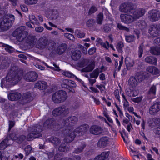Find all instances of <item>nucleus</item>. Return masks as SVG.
Returning <instances> with one entry per match:
<instances>
[{
    "label": "nucleus",
    "mask_w": 160,
    "mask_h": 160,
    "mask_svg": "<svg viewBox=\"0 0 160 160\" xmlns=\"http://www.w3.org/2000/svg\"><path fill=\"white\" fill-rule=\"evenodd\" d=\"M95 64L93 62H89L87 65L82 70L84 72H89L92 71L94 68Z\"/></svg>",
    "instance_id": "25"
},
{
    "label": "nucleus",
    "mask_w": 160,
    "mask_h": 160,
    "mask_svg": "<svg viewBox=\"0 0 160 160\" xmlns=\"http://www.w3.org/2000/svg\"><path fill=\"white\" fill-rule=\"evenodd\" d=\"M68 98L66 92L60 90L54 93L52 96V100L55 103H58L65 101Z\"/></svg>",
    "instance_id": "5"
},
{
    "label": "nucleus",
    "mask_w": 160,
    "mask_h": 160,
    "mask_svg": "<svg viewBox=\"0 0 160 160\" xmlns=\"http://www.w3.org/2000/svg\"><path fill=\"white\" fill-rule=\"evenodd\" d=\"M58 13L57 10H54L52 12L51 17L52 19H56L58 17Z\"/></svg>",
    "instance_id": "50"
},
{
    "label": "nucleus",
    "mask_w": 160,
    "mask_h": 160,
    "mask_svg": "<svg viewBox=\"0 0 160 160\" xmlns=\"http://www.w3.org/2000/svg\"><path fill=\"white\" fill-rule=\"evenodd\" d=\"M135 26L138 28L143 29L146 27L147 23L144 21H138L136 22Z\"/></svg>",
    "instance_id": "28"
},
{
    "label": "nucleus",
    "mask_w": 160,
    "mask_h": 160,
    "mask_svg": "<svg viewBox=\"0 0 160 160\" xmlns=\"http://www.w3.org/2000/svg\"><path fill=\"white\" fill-rule=\"evenodd\" d=\"M142 97L141 96L136 98H132L131 99V100L134 102L139 103L142 100Z\"/></svg>",
    "instance_id": "54"
},
{
    "label": "nucleus",
    "mask_w": 160,
    "mask_h": 160,
    "mask_svg": "<svg viewBox=\"0 0 160 160\" xmlns=\"http://www.w3.org/2000/svg\"><path fill=\"white\" fill-rule=\"evenodd\" d=\"M160 110V102H157L151 106L149 108V112L151 114L157 113Z\"/></svg>",
    "instance_id": "14"
},
{
    "label": "nucleus",
    "mask_w": 160,
    "mask_h": 160,
    "mask_svg": "<svg viewBox=\"0 0 160 160\" xmlns=\"http://www.w3.org/2000/svg\"><path fill=\"white\" fill-rule=\"evenodd\" d=\"M148 17L149 19L151 21H157L160 18V12L158 10H151L148 12Z\"/></svg>",
    "instance_id": "9"
},
{
    "label": "nucleus",
    "mask_w": 160,
    "mask_h": 160,
    "mask_svg": "<svg viewBox=\"0 0 160 160\" xmlns=\"http://www.w3.org/2000/svg\"><path fill=\"white\" fill-rule=\"evenodd\" d=\"M149 32L151 36L158 37L160 35V28L157 25H151L149 29Z\"/></svg>",
    "instance_id": "11"
},
{
    "label": "nucleus",
    "mask_w": 160,
    "mask_h": 160,
    "mask_svg": "<svg viewBox=\"0 0 160 160\" xmlns=\"http://www.w3.org/2000/svg\"><path fill=\"white\" fill-rule=\"evenodd\" d=\"M138 93V91L136 89L132 90L131 89L129 88L126 90L127 95L131 97L137 96Z\"/></svg>",
    "instance_id": "22"
},
{
    "label": "nucleus",
    "mask_w": 160,
    "mask_h": 160,
    "mask_svg": "<svg viewBox=\"0 0 160 160\" xmlns=\"http://www.w3.org/2000/svg\"><path fill=\"white\" fill-rule=\"evenodd\" d=\"M125 62L127 67H132L134 64L133 60L128 57L125 58Z\"/></svg>",
    "instance_id": "32"
},
{
    "label": "nucleus",
    "mask_w": 160,
    "mask_h": 160,
    "mask_svg": "<svg viewBox=\"0 0 160 160\" xmlns=\"http://www.w3.org/2000/svg\"><path fill=\"white\" fill-rule=\"evenodd\" d=\"M67 45L65 43H62L58 47L56 52L59 54H62L66 50Z\"/></svg>",
    "instance_id": "23"
},
{
    "label": "nucleus",
    "mask_w": 160,
    "mask_h": 160,
    "mask_svg": "<svg viewBox=\"0 0 160 160\" xmlns=\"http://www.w3.org/2000/svg\"><path fill=\"white\" fill-rule=\"evenodd\" d=\"M61 116H66L69 113V109L66 107L63 106L61 107Z\"/></svg>",
    "instance_id": "33"
},
{
    "label": "nucleus",
    "mask_w": 160,
    "mask_h": 160,
    "mask_svg": "<svg viewBox=\"0 0 160 160\" xmlns=\"http://www.w3.org/2000/svg\"><path fill=\"white\" fill-rule=\"evenodd\" d=\"M97 10L98 9L96 7L94 6H92L91 7L88 13L89 14H91L93 13L96 11H97Z\"/></svg>",
    "instance_id": "51"
},
{
    "label": "nucleus",
    "mask_w": 160,
    "mask_h": 160,
    "mask_svg": "<svg viewBox=\"0 0 160 160\" xmlns=\"http://www.w3.org/2000/svg\"><path fill=\"white\" fill-rule=\"evenodd\" d=\"M156 86L155 85L152 86L150 89L149 91V93L150 94L155 95L156 92Z\"/></svg>",
    "instance_id": "52"
},
{
    "label": "nucleus",
    "mask_w": 160,
    "mask_h": 160,
    "mask_svg": "<svg viewBox=\"0 0 160 160\" xmlns=\"http://www.w3.org/2000/svg\"><path fill=\"white\" fill-rule=\"evenodd\" d=\"M70 80L68 79H63L62 83V86L63 88H68L69 86V82Z\"/></svg>",
    "instance_id": "48"
},
{
    "label": "nucleus",
    "mask_w": 160,
    "mask_h": 160,
    "mask_svg": "<svg viewBox=\"0 0 160 160\" xmlns=\"http://www.w3.org/2000/svg\"><path fill=\"white\" fill-rule=\"evenodd\" d=\"M124 46L122 42H119L117 45V49L119 52H121V49Z\"/></svg>",
    "instance_id": "59"
},
{
    "label": "nucleus",
    "mask_w": 160,
    "mask_h": 160,
    "mask_svg": "<svg viewBox=\"0 0 160 160\" xmlns=\"http://www.w3.org/2000/svg\"><path fill=\"white\" fill-rule=\"evenodd\" d=\"M145 11L144 9L140 8L136 10L132 15H128L122 14L120 15L122 21L127 23H130L133 22L135 19L139 18L143 16L145 13Z\"/></svg>",
    "instance_id": "2"
},
{
    "label": "nucleus",
    "mask_w": 160,
    "mask_h": 160,
    "mask_svg": "<svg viewBox=\"0 0 160 160\" xmlns=\"http://www.w3.org/2000/svg\"><path fill=\"white\" fill-rule=\"evenodd\" d=\"M96 49V48L94 47L90 48L88 51L89 54L90 55L93 54L95 52Z\"/></svg>",
    "instance_id": "62"
},
{
    "label": "nucleus",
    "mask_w": 160,
    "mask_h": 160,
    "mask_svg": "<svg viewBox=\"0 0 160 160\" xmlns=\"http://www.w3.org/2000/svg\"><path fill=\"white\" fill-rule=\"evenodd\" d=\"M111 139L108 137L101 138L97 143V146L100 147H103L107 146L110 142Z\"/></svg>",
    "instance_id": "12"
},
{
    "label": "nucleus",
    "mask_w": 160,
    "mask_h": 160,
    "mask_svg": "<svg viewBox=\"0 0 160 160\" xmlns=\"http://www.w3.org/2000/svg\"><path fill=\"white\" fill-rule=\"evenodd\" d=\"M148 123L151 127H155L160 124V119L159 118H150L148 119Z\"/></svg>",
    "instance_id": "20"
},
{
    "label": "nucleus",
    "mask_w": 160,
    "mask_h": 160,
    "mask_svg": "<svg viewBox=\"0 0 160 160\" xmlns=\"http://www.w3.org/2000/svg\"><path fill=\"white\" fill-rule=\"evenodd\" d=\"M94 21L93 19H90L88 20L86 22V25L88 27H91L94 24Z\"/></svg>",
    "instance_id": "60"
},
{
    "label": "nucleus",
    "mask_w": 160,
    "mask_h": 160,
    "mask_svg": "<svg viewBox=\"0 0 160 160\" xmlns=\"http://www.w3.org/2000/svg\"><path fill=\"white\" fill-rule=\"evenodd\" d=\"M85 144L84 143L79 148H76L74 150V152L77 154L83 151V149L85 148Z\"/></svg>",
    "instance_id": "45"
},
{
    "label": "nucleus",
    "mask_w": 160,
    "mask_h": 160,
    "mask_svg": "<svg viewBox=\"0 0 160 160\" xmlns=\"http://www.w3.org/2000/svg\"><path fill=\"white\" fill-rule=\"evenodd\" d=\"M145 61L148 63L155 64L157 62V59L153 57L147 56L145 59Z\"/></svg>",
    "instance_id": "30"
},
{
    "label": "nucleus",
    "mask_w": 160,
    "mask_h": 160,
    "mask_svg": "<svg viewBox=\"0 0 160 160\" xmlns=\"http://www.w3.org/2000/svg\"><path fill=\"white\" fill-rule=\"evenodd\" d=\"M38 77L37 73L34 72L28 73L24 77V79L27 81L31 82L35 81Z\"/></svg>",
    "instance_id": "15"
},
{
    "label": "nucleus",
    "mask_w": 160,
    "mask_h": 160,
    "mask_svg": "<svg viewBox=\"0 0 160 160\" xmlns=\"http://www.w3.org/2000/svg\"><path fill=\"white\" fill-rule=\"evenodd\" d=\"M21 96V94L17 92L10 93L8 95V99L11 101L17 100L20 98Z\"/></svg>",
    "instance_id": "19"
},
{
    "label": "nucleus",
    "mask_w": 160,
    "mask_h": 160,
    "mask_svg": "<svg viewBox=\"0 0 160 160\" xmlns=\"http://www.w3.org/2000/svg\"><path fill=\"white\" fill-rule=\"evenodd\" d=\"M103 131V129L101 127L97 125L91 126L89 129L90 133L95 135H99L101 134Z\"/></svg>",
    "instance_id": "13"
},
{
    "label": "nucleus",
    "mask_w": 160,
    "mask_h": 160,
    "mask_svg": "<svg viewBox=\"0 0 160 160\" xmlns=\"http://www.w3.org/2000/svg\"><path fill=\"white\" fill-rule=\"evenodd\" d=\"M17 68L16 67L12 68L6 77L1 80V86L2 88H8L15 85L20 80V76L17 74L15 70Z\"/></svg>",
    "instance_id": "1"
},
{
    "label": "nucleus",
    "mask_w": 160,
    "mask_h": 160,
    "mask_svg": "<svg viewBox=\"0 0 160 160\" xmlns=\"http://www.w3.org/2000/svg\"><path fill=\"white\" fill-rule=\"evenodd\" d=\"M109 152H103L101 154L96 157L94 160H105L108 156Z\"/></svg>",
    "instance_id": "27"
},
{
    "label": "nucleus",
    "mask_w": 160,
    "mask_h": 160,
    "mask_svg": "<svg viewBox=\"0 0 160 160\" xmlns=\"http://www.w3.org/2000/svg\"><path fill=\"white\" fill-rule=\"evenodd\" d=\"M150 53L156 55H160V48L152 47L151 48Z\"/></svg>",
    "instance_id": "35"
},
{
    "label": "nucleus",
    "mask_w": 160,
    "mask_h": 160,
    "mask_svg": "<svg viewBox=\"0 0 160 160\" xmlns=\"http://www.w3.org/2000/svg\"><path fill=\"white\" fill-rule=\"evenodd\" d=\"M103 19V14L102 13H99L97 17V21L98 23L99 24H101L102 23V21Z\"/></svg>",
    "instance_id": "43"
},
{
    "label": "nucleus",
    "mask_w": 160,
    "mask_h": 160,
    "mask_svg": "<svg viewBox=\"0 0 160 160\" xmlns=\"http://www.w3.org/2000/svg\"><path fill=\"white\" fill-rule=\"evenodd\" d=\"M118 27L120 30H125L127 31L129 30V29L128 28L126 27L123 26L121 24H118Z\"/></svg>",
    "instance_id": "61"
},
{
    "label": "nucleus",
    "mask_w": 160,
    "mask_h": 160,
    "mask_svg": "<svg viewBox=\"0 0 160 160\" xmlns=\"http://www.w3.org/2000/svg\"><path fill=\"white\" fill-rule=\"evenodd\" d=\"M100 45L106 49H108V48L110 47L113 50H115L113 46L111 44H109L108 41H106L105 42H102Z\"/></svg>",
    "instance_id": "38"
},
{
    "label": "nucleus",
    "mask_w": 160,
    "mask_h": 160,
    "mask_svg": "<svg viewBox=\"0 0 160 160\" xmlns=\"http://www.w3.org/2000/svg\"><path fill=\"white\" fill-rule=\"evenodd\" d=\"M102 72V69L100 68L96 69L90 74V78L96 79L98 77L99 74Z\"/></svg>",
    "instance_id": "26"
},
{
    "label": "nucleus",
    "mask_w": 160,
    "mask_h": 160,
    "mask_svg": "<svg viewBox=\"0 0 160 160\" xmlns=\"http://www.w3.org/2000/svg\"><path fill=\"white\" fill-rule=\"evenodd\" d=\"M63 35L65 37L72 41H74L75 40L74 36L71 34L66 33L64 34Z\"/></svg>",
    "instance_id": "41"
},
{
    "label": "nucleus",
    "mask_w": 160,
    "mask_h": 160,
    "mask_svg": "<svg viewBox=\"0 0 160 160\" xmlns=\"http://www.w3.org/2000/svg\"><path fill=\"white\" fill-rule=\"evenodd\" d=\"M39 128L37 126L34 127L32 129L31 133H30L27 136V139L30 141L39 137Z\"/></svg>",
    "instance_id": "10"
},
{
    "label": "nucleus",
    "mask_w": 160,
    "mask_h": 160,
    "mask_svg": "<svg viewBox=\"0 0 160 160\" xmlns=\"http://www.w3.org/2000/svg\"><path fill=\"white\" fill-rule=\"evenodd\" d=\"M24 96L23 99L25 101V102H28L31 100L32 98L31 97V94L30 92H28L27 93H25L24 94Z\"/></svg>",
    "instance_id": "40"
},
{
    "label": "nucleus",
    "mask_w": 160,
    "mask_h": 160,
    "mask_svg": "<svg viewBox=\"0 0 160 160\" xmlns=\"http://www.w3.org/2000/svg\"><path fill=\"white\" fill-rule=\"evenodd\" d=\"M59 151L61 152H65L68 150V148L67 147L65 144H62L58 148Z\"/></svg>",
    "instance_id": "47"
},
{
    "label": "nucleus",
    "mask_w": 160,
    "mask_h": 160,
    "mask_svg": "<svg viewBox=\"0 0 160 160\" xmlns=\"http://www.w3.org/2000/svg\"><path fill=\"white\" fill-rule=\"evenodd\" d=\"M81 52L79 50H76L72 54V59L75 61L79 59L81 56Z\"/></svg>",
    "instance_id": "29"
},
{
    "label": "nucleus",
    "mask_w": 160,
    "mask_h": 160,
    "mask_svg": "<svg viewBox=\"0 0 160 160\" xmlns=\"http://www.w3.org/2000/svg\"><path fill=\"white\" fill-rule=\"evenodd\" d=\"M62 74L65 76L70 78L73 77L74 76L71 72L68 71H64L62 72Z\"/></svg>",
    "instance_id": "53"
},
{
    "label": "nucleus",
    "mask_w": 160,
    "mask_h": 160,
    "mask_svg": "<svg viewBox=\"0 0 160 160\" xmlns=\"http://www.w3.org/2000/svg\"><path fill=\"white\" fill-rule=\"evenodd\" d=\"M81 157L77 155L73 157V160H80ZM54 160H72L71 158H61V153L56 154L54 157Z\"/></svg>",
    "instance_id": "17"
},
{
    "label": "nucleus",
    "mask_w": 160,
    "mask_h": 160,
    "mask_svg": "<svg viewBox=\"0 0 160 160\" xmlns=\"http://www.w3.org/2000/svg\"><path fill=\"white\" fill-rule=\"evenodd\" d=\"M29 19L31 22V23L33 25L35 24L38 25L39 24V23L37 21L36 19L34 16L32 15L30 16Z\"/></svg>",
    "instance_id": "46"
},
{
    "label": "nucleus",
    "mask_w": 160,
    "mask_h": 160,
    "mask_svg": "<svg viewBox=\"0 0 160 160\" xmlns=\"http://www.w3.org/2000/svg\"><path fill=\"white\" fill-rule=\"evenodd\" d=\"M82 127L80 128H77L76 129L73 130L72 127L68 128L65 129L64 132V139L67 142L72 141L74 139L75 136L80 133L81 131L80 129L82 128Z\"/></svg>",
    "instance_id": "4"
},
{
    "label": "nucleus",
    "mask_w": 160,
    "mask_h": 160,
    "mask_svg": "<svg viewBox=\"0 0 160 160\" xmlns=\"http://www.w3.org/2000/svg\"><path fill=\"white\" fill-rule=\"evenodd\" d=\"M52 114L54 116H61V107L56 108V109L53 110L52 112Z\"/></svg>",
    "instance_id": "39"
},
{
    "label": "nucleus",
    "mask_w": 160,
    "mask_h": 160,
    "mask_svg": "<svg viewBox=\"0 0 160 160\" xmlns=\"http://www.w3.org/2000/svg\"><path fill=\"white\" fill-rule=\"evenodd\" d=\"M146 70L148 73L152 74H157L159 73V71L158 68L153 66H148Z\"/></svg>",
    "instance_id": "24"
},
{
    "label": "nucleus",
    "mask_w": 160,
    "mask_h": 160,
    "mask_svg": "<svg viewBox=\"0 0 160 160\" xmlns=\"http://www.w3.org/2000/svg\"><path fill=\"white\" fill-rule=\"evenodd\" d=\"M114 95L119 102H120L121 101L120 99L119 91L118 90H115L114 92Z\"/></svg>",
    "instance_id": "55"
},
{
    "label": "nucleus",
    "mask_w": 160,
    "mask_h": 160,
    "mask_svg": "<svg viewBox=\"0 0 160 160\" xmlns=\"http://www.w3.org/2000/svg\"><path fill=\"white\" fill-rule=\"evenodd\" d=\"M78 121L77 118L74 116H72L68 118L64 121V124L67 125H73L76 123Z\"/></svg>",
    "instance_id": "18"
},
{
    "label": "nucleus",
    "mask_w": 160,
    "mask_h": 160,
    "mask_svg": "<svg viewBox=\"0 0 160 160\" xmlns=\"http://www.w3.org/2000/svg\"><path fill=\"white\" fill-rule=\"evenodd\" d=\"M10 138L12 140H15L19 143H20L25 140L26 137L24 135L18 136L14 133H13L9 136Z\"/></svg>",
    "instance_id": "16"
},
{
    "label": "nucleus",
    "mask_w": 160,
    "mask_h": 160,
    "mask_svg": "<svg viewBox=\"0 0 160 160\" xmlns=\"http://www.w3.org/2000/svg\"><path fill=\"white\" fill-rule=\"evenodd\" d=\"M15 20L14 16L11 14L5 15L0 22V32L8 30L12 25Z\"/></svg>",
    "instance_id": "3"
},
{
    "label": "nucleus",
    "mask_w": 160,
    "mask_h": 160,
    "mask_svg": "<svg viewBox=\"0 0 160 160\" xmlns=\"http://www.w3.org/2000/svg\"><path fill=\"white\" fill-rule=\"evenodd\" d=\"M135 39V37L133 35H131L126 36L125 39L127 42H133Z\"/></svg>",
    "instance_id": "49"
},
{
    "label": "nucleus",
    "mask_w": 160,
    "mask_h": 160,
    "mask_svg": "<svg viewBox=\"0 0 160 160\" xmlns=\"http://www.w3.org/2000/svg\"><path fill=\"white\" fill-rule=\"evenodd\" d=\"M25 29V27L21 26L16 29L13 33V36L16 37L18 41H22L26 37L27 33L24 32Z\"/></svg>",
    "instance_id": "6"
},
{
    "label": "nucleus",
    "mask_w": 160,
    "mask_h": 160,
    "mask_svg": "<svg viewBox=\"0 0 160 160\" xmlns=\"http://www.w3.org/2000/svg\"><path fill=\"white\" fill-rule=\"evenodd\" d=\"M48 88V85L47 82L44 81L41 82V90L42 89L44 92L43 94H45V91Z\"/></svg>",
    "instance_id": "44"
},
{
    "label": "nucleus",
    "mask_w": 160,
    "mask_h": 160,
    "mask_svg": "<svg viewBox=\"0 0 160 160\" xmlns=\"http://www.w3.org/2000/svg\"><path fill=\"white\" fill-rule=\"evenodd\" d=\"M10 140L7 139H5L0 143V149L3 150L5 149L7 147V145L9 144V142Z\"/></svg>",
    "instance_id": "37"
},
{
    "label": "nucleus",
    "mask_w": 160,
    "mask_h": 160,
    "mask_svg": "<svg viewBox=\"0 0 160 160\" xmlns=\"http://www.w3.org/2000/svg\"><path fill=\"white\" fill-rule=\"evenodd\" d=\"M128 83L131 88H135L138 85V82L136 78L134 77H131L129 78Z\"/></svg>",
    "instance_id": "21"
},
{
    "label": "nucleus",
    "mask_w": 160,
    "mask_h": 160,
    "mask_svg": "<svg viewBox=\"0 0 160 160\" xmlns=\"http://www.w3.org/2000/svg\"><path fill=\"white\" fill-rule=\"evenodd\" d=\"M41 48H47L49 50H53L55 49L57 43L53 40L48 41L46 38H42L41 40Z\"/></svg>",
    "instance_id": "7"
},
{
    "label": "nucleus",
    "mask_w": 160,
    "mask_h": 160,
    "mask_svg": "<svg viewBox=\"0 0 160 160\" xmlns=\"http://www.w3.org/2000/svg\"><path fill=\"white\" fill-rule=\"evenodd\" d=\"M119 10L123 12L132 13L136 10L133 9V4L130 2H126L120 5Z\"/></svg>",
    "instance_id": "8"
},
{
    "label": "nucleus",
    "mask_w": 160,
    "mask_h": 160,
    "mask_svg": "<svg viewBox=\"0 0 160 160\" xmlns=\"http://www.w3.org/2000/svg\"><path fill=\"white\" fill-rule=\"evenodd\" d=\"M49 141L55 146L58 145L60 143V139L56 137H52L49 138Z\"/></svg>",
    "instance_id": "31"
},
{
    "label": "nucleus",
    "mask_w": 160,
    "mask_h": 160,
    "mask_svg": "<svg viewBox=\"0 0 160 160\" xmlns=\"http://www.w3.org/2000/svg\"><path fill=\"white\" fill-rule=\"evenodd\" d=\"M96 87L99 89L101 92H103L105 89V86L102 84H97Z\"/></svg>",
    "instance_id": "56"
},
{
    "label": "nucleus",
    "mask_w": 160,
    "mask_h": 160,
    "mask_svg": "<svg viewBox=\"0 0 160 160\" xmlns=\"http://www.w3.org/2000/svg\"><path fill=\"white\" fill-rule=\"evenodd\" d=\"M38 0H25V2L29 5L35 4L37 3Z\"/></svg>",
    "instance_id": "57"
},
{
    "label": "nucleus",
    "mask_w": 160,
    "mask_h": 160,
    "mask_svg": "<svg viewBox=\"0 0 160 160\" xmlns=\"http://www.w3.org/2000/svg\"><path fill=\"white\" fill-rule=\"evenodd\" d=\"M23 157V155L21 154H19L18 155L14 156L13 158L12 159V160H14V159H16L19 158L20 159H22Z\"/></svg>",
    "instance_id": "64"
},
{
    "label": "nucleus",
    "mask_w": 160,
    "mask_h": 160,
    "mask_svg": "<svg viewBox=\"0 0 160 160\" xmlns=\"http://www.w3.org/2000/svg\"><path fill=\"white\" fill-rule=\"evenodd\" d=\"M75 33L78 38H82L85 36V34L83 32L78 30H76Z\"/></svg>",
    "instance_id": "42"
},
{
    "label": "nucleus",
    "mask_w": 160,
    "mask_h": 160,
    "mask_svg": "<svg viewBox=\"0 0 160 160\" xmlns=\"http://www.w3.org/2000/svg\"><path fill=\"white\" fill-rule=\"evenodd\" d=\"M142 48L143 46L142 45H141L139 48L138 55L139 58H141L142 57L143 52Z\"/></svg>",
    "instance_id": "63"
},
{
    "label": "nucleus",
    "mask_w": 160,
    "mask_h": 160,
    "mask_svg": "<svg viewBox=\"0 0 160 160\" xmlns=\"http://www.w3.org/2000/svg\"><path fill=\"white\" fill-rule=\"evenodd\" d=\"M32 150V148L30 145H28L25 148V151L27 155L29 154Z\"/></svg>",
    "instance_id": "58"
},
{
    "label": "nucleus",
    "mask_w": 160,
    "mask_h": 160,
    "mask_svg": "<svg viewBox=\"0 0 160 160\" xmlns=\"http://www.w3.org/2000/svg\"><path fill=\"white\" fill-rule=\"evenodd\" d=\"M54 122L53 119L50 118L47 120L44 123V126L46 128H51L53 126Z\"/></svg>",
    "instance_id": "34"
},
{
    "label": "nucleus",
    "mask_w": 160,
    "mask_h": 160,
    "mask_svg": "<svg viewBox=\"0 0 160 160\" xmlns=\"http://www.w3.org/2000/svg\"><path fill=\"white\" fill-rule=\"evenodd\" d=\"M0 47H4L5 49L9 52H11L13 51V49L12 47L7 44H4L1 42H0Z\"/></svg>",
    "instance_id": "36"
}]
</instances>
